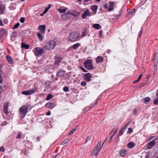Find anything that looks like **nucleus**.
<instances>
[{
	"mask_svg": "<svg viewBox=\"0 0 158 158\" xmlns=\"http://www.w3.org/2000/svg\"><path fill=\"white\" fill-rule=\"evenodd\" d=\"M46 114L47 115H50L51 114L50 111H49L47 112Z\"/></svg>",
	"mask_w": 158,
	"mask_h": 158,
	"instance_id": "13d9d810",
	"label": "nucleus"
},
{
	"mask_svg": "<svg viewBox=\"0 0 158 158\" xmlns=\"http://www.w3.org/2000/svg\"><path fill=\"white\" fill-rule=\"evenodd\" d=\"M20 25V24L19 23H18L15 25L14 27L12 28V29H15L18 27Z\"/></svg>",
	"mask_w": 158,
	"mask_h": 158,
	"instance_id": "f704fd0d",
	"label": "nucleus"
},
{
	"mask_svg": "<svg viewBox=\"0 0 158 158\" xmlns=\"http://www.w3.org/2000/svg\"><path fill=\"white\" fill-rule=\"evenodd\" d=\"M102 30H100V31H99V33H98V34H99V36L101 37H102Z\"/></svg>",
	"mask_w": 158,
	"mask_h": 158,
	"instance_id": "5fc2aeb1",
	"label": "nucleus"
},
{
	"mask_svg": "<svg viewBox=\"0 0 158 158\" xmlns=\"http://www.w3.org/2000/svg\"><path fill=\"white\" fill-rule=\"evenodd\" d=\"M0 25L1 26H3V25L2 23V20L1 19H0Z\"/></svg>",
	"mask_w": 158,
	"mask_h": 158,
	"instance_id": "0e129e2a",
	"label": "nucleus"
},
{
	"mask_svg": "<svg viewBox=\"0 0 158 158\" xmlns=\"http://www.w3.org/2000/svg\"><path fill=\"white\" fill-rule=\"evenodd\" d=\"M37 89V87L36 86L34 87L33 88L30 89L26 91H24L22 92V94L25 95H29L35 93Z\"/></svg>",
	"mask_w": 158,
	"mask_h": 158,
	"instance_id": "423d86ee",
	"label": "nucleus"
},
{
	"mask_svg": "<svg viewBox=\"0 0 158 158\" xmlns=\"http://www.w3.org/2000/svg\"><path fill=\"white\" fill-rule=\"evenodd\" d=\"M76 129V127H75V128H73L72 130V131H71V132H70V133H69V135H72V134H73V132L75 131Z\"/></svg>",
	"mask_w": 158,
	"mask_h": 158,
	"instance_id": "e433bc0d",
	"label": "nucleus"
},
{
	"mask_svg": "<svg viewBox=\"0 0 158 158\" xmlns=\"http://www.w3.org/2000/svg\"><path fill=\"white\" fill-rule=\"evenodd\" d=\"M99 99H98V100H97V101L95 102V103H94L92 105V106H91V107H93V106H95V105H96L97 103V102H98V100Z\"/></svg>",
	"mask_w": 158,
	"mask_h": 158,
	"instance_id": "bf43d9fd",
	"label": "nucleus"
},
{
	"mask_svg": "<svg viewBox=\"0 0 158 158\" xmlns=\"http://www.w3.org/2000/svg\"><path fill=\"white\" fill-rule=\"evenodd\" d=\"M37 35L38 37V38L40 39V40L41 41H43V36L39 32L37 33Z\"/></svg>",
	"mask_w": 158,
	"mask_h": 158,
	"instance_id": "bb28decb",
	"label": "nucleus"
},
{
	"mask_svg": "<svg viewBox=\"0 0 158 158\" xmlns=\"http://www.w3.org/2000/svg\"><path fill=\"white\" fill-rule=\"evenodd\" d=\"M67 9V8L66 7H61L60 8L58 9V10L60 13H63L65 12Z\"/></svg>",
	"mask_w": 158,
	"mask_h": 158,
	"instance_id": "6ab92c4d",
	"label": "nucleus"
},
{
	"mask_svg": "<svg viewBox=\"0 0 158 158\" xmlns=\"http://www.w3.org/2000/svg\"><path fill=\"white\" fill-rule=\"evenodd\" d=\"M84 78L86 81L89 82L91 81V74L89 73H85L84 76Z\"/></svg>",
	"mask_w": 158,
	"mask_h": 158,
	"instance_id": "9b49d317",
	"label": "nucleus"
},
{
	"mask_svg": "<svg viewBox=\"0 0 158 158\" xmlns=\"http://www.w3.org/2000/svg\"><path fill=\"white\" fill-rule=\"evenodd\" d=\"M3 22L4 24H7L8 23V21L7 19H3Z\"/></svg>",
	"mask_w": 158,
	"mask_h": 158,
	"instance_id": "864d4df0",
	"label": "nucleus"
},
{
	"mask_svg": "<svg viewBox=\"0 0 158 158\" xmlns=\"http://www.w3.org/2000/svg\"><path fill=\"white\" fill-rule=\"evenodd\" d=\"M122 11L121 10H120L119 11V14L118 15H116L115 17L116 19L118 18L119 16H120L122 14Z\"/></svg>",
	"mask_w": 158,
	"mask_h": 158,
	"instance_id": "a19ab883",
	"label": "nucleus"
},
{
	"mask_svg": "<svg viewBox=\"0 0 158 158\" xmlns=\"http://www.w3.org/2000/svg\"><path fill=\"white\" fill-rule=\"evenodd\" d=\"M55 105L53 102H51L49 103H47L45 106L48 108H52L54 107Z\"/></svg>",
	"mask_w": 158,
	"mask_h": 158,
	"instance_id": "f3484780",
	"label": "nucleus"
},
{
	"mask_svg": "<svg viewBox=\"0 0 158 158\" xmlns=\"http://www.w3.org/2000/svg\"><path fill=\"white\" fill-rule=\"evenodd\" d=\"M62 60V57L61 56H56L55 58V64L59 65Z\"/></svg>",
	"mask_w": 158,
	"mask_h": 158,
	"instance_id": "1a4fd4ad",
	"label": "nucleus"
},
{
	"mask_svg": "<svg viewBox=\"0 0 158 158\" xmlns=\"http://www.w3.org/2000/svg\"><path fill=\"white\" fill-rule=\"evenodd\" d=\"M116 131H115L114 132V133L113 134H112V135H111V136H110V140H109V141H111V140H112V139L113 137L114 136V135H115V134H116Z\"/></svg>",
	"mask_w": 158,
	"mask_h": 158,
	"instance_id": "79ce46f5",
	"label": "nucleus"
},
{
	"mask_svg": "<svg viewBox=\"0 0 158 158\" xmlns=\"http://www.w3.org/2000/svg\"><path fill=\"white\" fill-rule=\"evenodd\" d=\"M25 21V18L24 17H22L20 19V21L22 23L24 22Z\"/></svg>",
	"mask_w": 158,
	"mask_h": 158,
	"instance_id": "de8ad7c7",
	"label": "nucleus"
},
{
	"mask_svg": "<svg viewBox=\"0 0 158 158\" xmlns=\"http://www.w3.org/2000/svg\"><path fill=\"white\" fill-rule=\"evenodd\" d=\"M155 144V141L154 140H153L148 143L147 146V148L148 149H150L153 147Z\"/></svg>",
	"mask_w": 158,
	"mask_h": 158,
	"instance_id": "9d476101",
	"label": "nucleus"
},
{
	"mask_svg": "<svg viewBox=\"0 0 158 158\" xmlns=\"http://www.w3.org/2000/svg\"><path fill=\"white\" fill-rule=\"evenodd\" d=\"M29 105H25L21 106L19 109V113L21 118H23L26 115L28 112Z\"/></svg>",
	"mask_w": 158,
	"mask_h": 158,
	"instance_id": "f257e3e1",
	"label": "nucleus"
},
{
	"mask_svg": "<svg viewBox=\"0 0 158 158\" xmlns=\"http://www.w3.org/2000/svg\"><path fill=\"white\" fill-rule=\"evenodd\" d=\"M65 71L62 69L60 70L56 74V76L59 77L62 76L64 74Z\"/></svg>",
	"mask_w": 158,
	"mask_h": 158,
	"instance_id": "ddd939ff",
	"label": "nucleus"
},
{
	"mask_svg": "<svg viewBox=\"0 0 158 158\" xmlns=\"http://www.w3.org/2000/svg\"><path fill=\"white\" fill-rule=\"evenodd\" d=\"M126 152V151L124 150H122L120 152V155L122 157L125 156Z\"/></svg>",
	"mask_w": 158,
	"mask_h": 158,
	"instance_id": "a878e982",
	"label": "nucleus"
},
{
	"mask_svg": "<svg viewBox=\"0 0 158 158\" xmlns=\"http://www.w3.org/2000/svg\"><path fill=\"white\" fill-rule=\"evenodd\" d=\"M2 90V87L0 86V100H1L2 98V95L1 94Z\"/></svg>",
	"mask_w": 158,
	"mask_h": 158,
	"instance_id": "09e8293b",
	"label": "nucleus"
},
{
	"mask_svg": "<svg viewBox=\"0 0 158 158\" xmlns=\"http://www.w3.org/2000/svg\"><path fill=\"white\" fill-rule=\"evenodd\" d=\"M4 113H5L6 114H8V111H7V110L4 109Z\"/></svg>",
	"mask_w": 158,
	"mask_h": 158,
	"instance_id": "4d7b16f0",
	"label": "nucleus"
},
{
	"mask_svg": "<svg viewBox=\"0 0 158 158\" xmlns=\"http://www.w3.org/2000/svg\"><path fill=\"white\" fill-rule=\"evenodd\" d=\"M91 140V137L90 136H87L86 138V142H87L88 141Z\"/></svg>",
	"mask_w": 158,
	"mask_h": 158,
	"instance_id": "603ef678",
	"label": "nucleus"
},
{
	"mask_svg": "<svg viewBox=\"0 0 158 158\" xmlns=\"http://www.w3.org/2000/svg\"><path fill=\"white\" fill-rule=\"evenodd\" d=\"M8 106V103H5L4 105V109L7 110Z\"/></svg>",
	"mask_w": 158,
	"mask_h": 158,
	"instance_id": "4c0bfd02",
	"label": "nucleus"
},
{
	"mask_svg": "<svg viewBox=\"0 0 158 158\" xmlns=\"http://www.w3.org/2000/svg\"><path fill=\"white\" fill-rule=\"evenodd\" d=\"M135 146V143L134 142H131L128 143L127 144V147L128 148H132Z\"/></svg>",
	"mask_w": 158,
	"mask_h": 158,
	"instance_id": "4be33fe9",
	"label": "nucleus"
},
{
	"mask_svg": "<svg viewBox=\"0 0 158 158\" xmlns=\"http://www.w3.org/2000/svg\"><path fill=\"white\" fill-rule=\"evenodd\" d=\"M88 33V31L86 29L82 33V35L81 36V38L85 37L87 33Z\"/></svg>",
	"mask_w": 158,
	"mask_h": 158,
	"instance_id": "c85d7f7f",
	"label": "nucleus"
},
{
	"mask_svg": "<svg viewBox=\"0 0 158 158\" xmlns=\"http://www.w3.org/2000/svg\"><path fill=\"white\" fill-rule=\"evenodd\" d=\"M157 96V98L155 99L153 102V104L155 105H157L158 104V93L156 94Z\"/></svg>",
	"mask_w": 158,
	"mask_h": 158,
	"instance_id": "473e14b6",
	"label": "nucleus"
},
{
	"mask_svg": "<svg viewBox=\"0 0 158 158\" xmlns=\"http://www.w3.org/2000/svg\"><path fill=\"white\" fill-rule=\"evenodd\" d=\"M98 8V6L96 5H93L92 6L91 9L92 10V14L94 15L96 13Z\"/></svg>",
	"mask_w": 158,
	"mask_h": 158,
	"instance_id": "f8f14e48",
	"label": "nucleus"
},
{
	"mask_svg": "<svg viewBox=\"0 0 158 158\" xmlns=\"http://www.w3.org/2000/svg\"><path fill=\"white\" fill-rule=\"evenodd\" d=\"M100 151V150L96 148L94 150L93 152V154H94L95 155H97Z\"/></svg>",
	"mask_w": 158,
	"mask_h": 158,
	"instance_id": "7c9ffc66",
	"label": "nucleus"
},
{
	"mask_svg": "<svg viewBox=\"0 0 158 158\" xmlns=\"http://www.w3.org/2000/svg\"><path fill=\"white\" fill-rule=\"evenodd\" d=\"M7 124V122L6 121L3 122L1 124V125L2 126H4L6 125Z\"/></svg>",
	"mask_w": 158,
	"mask_h": 158,
	"instance_id": "8fccbe9b",
	"label": "nucleus"
},
{
	"mask_svg": "<svg viewBox=\"0 0 158 158\" xmlns=\"http://www.w3.org/2000/svg\"><path fill=\"white\" fill-rule=\"evenodd\" d=\"M114 3L113 2H110V5L108 8L109 11H111L113 10L114 8Z\"/></svg>",
	"mask_w": 158,
	"mask_h": 158,
	"instance_id": "aec40b11",
	"label": "nucleus"
},
{
	"mask_svg": "<svg viewBox=\"0 0 158 158\" xmlns=\"http://www.w3.org/2000/svg\"><path fill=\"white\" fill-rule=\"evenodd\" d=\"M133 113L134 114H136L137 113V109H135L133 111Z\"/></svg>",
	"mask_w": 158,
	"mask_h": 158,
	"instance_id": "e2e57ef3",
	"label": "nucleus"
},
{
	"mask_svg": "<svg viewBox=\"0 0 158 158\" xmlns=\"http://www.w3.org/2000/svg\"><path fill=\"white\" fill-rule=\"evenodd\" d=\"M3 81V78L2 76L0 74V83H2Z\"/></svg>",
	"mask_w": 158,
	"mask_h": 158,
	"instance_id": "3c124183",
	"label": "nucleus"
},
{
	"mask_svg": "<svg viewBox=\"0 0 158 158\" xmlns=\"http://www.w3.org/2000/svg\"><path fill=\"white\" fill-rule=\"evenodd\" d=\"M103 61V58L100 56H98L96 59V61L97 63H101Z\"/></svg>",
	"mask_w": 158,
	"mask_h": 158,
	"instance_id": "412c9836",
	"label": "nucleus"
},
{
	"mask_svg": "<svg viewBox=\"0 0 158 158\" xmlns=\"http://www.w3.org/2000/svg\"><path fill=\"white\" fill-rule=\"evenodd\" d=\"M34 54L37 57L40 56L44 52V49L41 47H36L34 48Z\"/></svg>",
	"mask_w": 158,
	"mask_h": 158,
	"instance_id": "7ed1b4c3",
	"label": "nucleus"
},
{
	"mask_svg": "<svg viewBox=\"0 0 158 158\" xmlns=\"http://www.w3.org/2000/svg\"><path fill=\"white\" fill-rule=\"evenodd\" d=\"M5 10V6L2 4H0V14H3Z\"/></svg>",
	"mask_w": 158,
	"mask_h": 158,
	"instance_id": "a211bd4d",
	"label": "nucleus"
},
{
	"mask_svg": "<svg viewBox=\"0 0 158 158\" xmlns=\"http://www.w3.org/2000/svg\"><path fill=\"white\" fill-rule=\"evenodd\" d=\"M124 131V130H123V129L120 130L119 132V135H122Z\"/></svg>",
	"mask_w": 158,
	"mask_h": 158,
	"instance_id": "c03bdc74",
	"label": "nucleus"
},
{
	"mask_svg": "<svg viewBox=\"0 0 158 158\" xmlns=\"http://www.w3.org/2000/svg\"><path fill=\"white\" fill-rule=\"evenodd\" d=\"M104 7L106 9L107 7V4H105L104 5Z\"/></svg>",
	"mask_w": 158,
	"mask_h": 158,
	"instance_id": "338daca9",
	"label": "nucleus"
},
{
	"mask_svg": "<svg viewBox=\"0 0 158 158\" xmlns=\"http://www.w3.org/2000/svg\"><path fill=\"white\" fill-rule=\"evenodd\" d=\"M7 59L9 63L12 64L13 63V60L12 58L9 56H7Z\"/></svg>",
	"mask_w": 158,
	"mask_h": 158,
	"instance_id": "cd10ccee",
	"label": "nucleus"
},
{
	"mask_svg": "<svg viewBox=\"0 0 158 158\" xmlns=\"http://www.w3.org/2000/svg\"><path fill=\"white\" fill-rule=\"evenodd\" d=\"M7 34L6 31L4 29H1L0 30V36L2 37Z\"/></svg>",
	"mask_w": 158,
	"mask_h": 158,
	"instance_id": "2eb2a0df",
	"label": "nucleus"
},
{
	"mask_svg": "<svg viewBox=\"0 0 158 158\" xmlns=\"http://www.w3.org/2000/svg\"><path fill=\"white\" fill-rule=\"evenodd\" d=\"M135 10V9H133V10H132L131 11H130L129 12V14H132V13L134 12V11Z\"/></svg>",
	"mask_w": 158,
	"mask_h": 158,
	"instance_id": "680f3d73",
	"label": "nucleus"
},
{
	"mask_svg": "<svg viewBox=\"0 0 158 158\" xmlns=\"http://www.w3.org/2000/svg\"><path fill=\"white\" fill-rule=\"evenodd\" d=\"M5 150L4 148L2 146L0 147V151H2V152H4Z\"/></svg>",
	"mask_w": 158,
	"mask_h": 158,
	"instance_id": "6e6d98bb",
	"label": "nucleus"
},
{
	"mask_svg": "<svg viewBox=\"0 0 158 158\" xmlns=\"http://www.w3.org/2000/svg\"><path fill=\"white\" fill-rule=\"evenodd\" d=\"M39 29L41 33H44L45 30V26L44 25H41L39 26Z\"/></svg>",
	"mask_w": 158,
	"mask_h": 158,
	"instance_id": "4468645a",
	"label": "nucleus"
},
{
	"mask_svg": "<svg viewBox=\"0 0 158 158\" xmlns=\"http://www.w3.org/2000/svg\"><path fill=\"white\" fill-rule=\"evenodd\" d=\"M56 45V43L55 41H50L47 43L44 48L47 50L53 49L54 48Z\"/></svg>",
	"mask_w": 158,
	"mask_h": 158,
	"instance_id": "20e7f679",
	"label": "nucleus"
},
{
	"mask_svg": "<svg viewBox=\"0 0 158 158\" xmlns=\"http://www.w3.org/2000/svg\"><path fill=\"white\" fill-rule=\"evenodd\" d=\"M86 85V83L84 81H83L81 82V85L82 86H85Z\"/></svg>",
	"mask_w": 158,
	"mask_h": 158,
	"instance_id": "37998d69",
	"label": "nucleus"
},
{
	"mask_svg": "<svg viewBox=\"0 0 158 158\" xmlns=\"http://www.w3.org/2000/svg\"><path fill=\"white\" fill-rule=\"evenodd\" d=\"M154 60L155 62H158V53H157L155 54L154 56Z\"/></svg>",
	"mask_w": 158,
	"mask_h": 158,
	"instance_id": "c756f323",
	"label": "nucleus"
},
{
	"mask_svg": "<svg viewBox=\"0 0 158 158\" xmlns=\"http://www.w3.org/2000/svg\"><path fill=\"white\" fill-rule=\"evenodd\" d=\"M105 141H104L102 144L101 142H99L97 145V147L96 148L100 151L101 149L102 148L103 144Z\"/></svg>",
	"mask_w": 158,
	"mask_h": 158,
	"instance_id": "dca6fc26",
	"label": "nucleus"
},
{
	"mask_svg": "<svg viewBox=\"0 0 158 158\" xmlns=\"http://www.w3.org/2000/svg\"><path fill=\"white\" fill-rule=\"evenodd\" d=\"M36 139H37V141L38 142H39L40 141V137H38L37 138H36Z\"/></svg>",
	"mask_w": 158,
	"mask_h": 158,
	"instance_id": "774afa93",
	"label": "nucleus"
},
{
	"mask_svg": "<svg viewBox=\"0 0 158 158\" xmlns=\"http://www.w3.org/2000/svg\"><path fill=\"white\" fill-rule=\"evenodd\" d=\"M81 69L84 72H86L87 71L84 68L81 67Z\"/></svg>",
	"mask_w": 158,
	"mask_h": 158,
	"instance_id": "69168bd1",
	"label": "nucleus"
},
{
	"mask_svg": "<svg viewBox=\"0 0 158 158\" xmlns=\"http://www.w3.org/2000/svg\"><path fill=\"white\" fill-rule=\"evenodd\" d=\"M22 134V133L21 132H19V134H18V135L16 137V138L17 139H20L21 138V135Z\"/></svg>",
	"mask_w": 158,
	"mask_h": 158,
	"instance_id": "58836bf2",
	"label": "nucleus"
},
{
	"mask_svg": "<svg viewBox=\"0 0 158 158\" xmlns=\"http://www.w3.org/2000/svg\"><path fill=\"white\" fill-rule=\"evenodd\" d=\"M145 103H148L150 101V99L148 97L145 98L144 99Z\"/></svg>",
	"mask_w": 158,
	"mask_h": 158,
	"instance_id": "2f4dec72",
	"label": "nucleus"
},
{
	"mask_svg": "<svg viewBox=\"0 0 158 158\" xmlns=\"http://www.w3.org/2000/svg\"><path fill=\"white\" fill-rule=\"evenodd\" d=\"M63 90L64 91L67 92L69 91V89L68 87L65 86L63 88Z\"/></svg>",
	"mask_w": 158,
	"mask_h": 158,
	"instance_id": "ea45409f",
	"label": "nucleus"
},
{
	"mask_svg": "<svg viewBox=\"0 0 158 158\" xmlns=\"http://www.w3.org/2000/svg\"><path fill=\"white\" fill-rule=\"evenodd\" d=\"M21 45L22 48H25L26 49H28L30 47L29 45L25 44L24 43H22Z\"/></svg>",
	"mask_w": 158,
	"mask_h": 158,
	"instance_id": "393cba45",
	"label": "nucleus"
},
{
	"mask_svg": "<svg viewBox=\"0 0 158 158\" xmlns=\"http://www.w3.org/2000/svg\"><path fill=\"white\" fill-rule=\"evenodd\" d=\"M81 38V35L77 32L71 33L69 35L68 39L71 41L74 42Z\"/></svg>",
	"mask_w": 158,
	"mask_h": 158,
	"instance_id": "f03ea898",
	"label": "nucleus"
},
{
	"mask_svg": "<svg viewBox=\"0 0 158 158\" xmlns=\"http://www.w3.org/2000/svg\"><path fill=\"white\" fill-rule=\"evenodd\" d=\"M132 131V130L131 128L130 127L128 129L127 133H130Z\"/></svg>",
	"mask_w": 158,
	"mask_h": 158,
	"instance_id": "a18cd8bd",
	"label": "nucleus"
},
{
	"mask_svg": "<svg viewBox=\"0 0 158 158\" xmlns=\"http://www.w3.org/2000/svg\"><path fill=\"white\" fill-rule=\"evenodd\" d=\"M69 140H70V139H65L64 141H63L62 142L61 144L64 145V144H66V143H68L69 142Z\"/></svg>",
	"mask_w": 158,
	"mask_h": 158,
	"instance_id": "c9c22d12",
	"label": "nucleus"
},
{
	"mask_svg": "<svg viewBox=\"0 0 158 158\" xmlns=\"http://www.w3.org/2000/svg\"><path fill=\"white\" fill-rule=\"evenodd\" d=\"M85 67L89 70H93L94 69V66L92 64V60H87L84 62Z\"/></svg>",
	"mask_w": 158,
	"mask_h": 158,
	"instance_id": "39448f33",
	"label": "nucleus"
},
{
	"mask_svg": "<svg viewBox=\"0 0 158 158\" xmlns=\"http://www.w3.org/2000/svg\"><path fill=\"white\" fill-rule=\"evenodd\" d=\"M92 13L90 12L88 9L85 11L82 15V18L83 19H86L88 17V16H90L92 15Z\"/></svg>",
	"mask_w": 158,
	"mask_h": 158,
	"instance_id": "0eeeda50",
	"label": "nucleus"
},
{
	"mask_svg": "<svg viewBox=\"0 0 158 158\" xmlns=\"http://www.w3.org/2000/svg\"><path fill=\"white\" fill-rule=\"evenodd\" d=\"M154 62H155V64H154L155 67H154V69H155L156 67H157V64H158V62H155V61H154Z\"/></svg>",
	"mask_w": 158,
	"mask_h": 158,
	"instance_id": "052dcab7",
	"label": "nucleus"
},
{
	"mask_svg": "<svg viewBox=\"0 0 158 158\" xmlns=\"http://www.w3.org/2000/svg\"><path fill=\"white\" fill-rule=\"evenodd\" d=\"M53 98V96L52 95L49 94L47 96V98H46V100L47 101L51 99L52 98Z\"/></svg>",
	"mask_w": 158,
	"mask_h": 158,
	"instance_id": "72a5a7b5",
	"label": "nucleus"
},
{
	"mask_svg": "<svg viewBox=\"0 0 158 158\" xmlns=\"http://www.w3.org/2000/svg\"><path fill=\"white\" fill-rule=\"evenodd\" d=\"M49 8H46L44 10V12H43V13L44 14H45L48 11V10H49Z\"/></svg>",
	"mask_w": 158,
	"mask_h": 158,
	"instance_id": "49530a36",
	"label": "nucleus"
},
{
	"mask_svg": "<svg viewBox=\"0 0 158 158\" xmlns=\"http://www.w3.org/2000/svg\"><path fill=\"white\" fill-rule=\"evenodd\" d=\"M67 13H69V14L74 15L76 16H78L80 15V12L75 10H71L68 11L66 13L64 14L63 16H67Z\"/></svg>",
	"mask_w": 158,
	"mask_h": 158,
	"instance_id": "6e6552de",
	"label": "nucleus"
},
{
	"mask_svg": "<svg viewBox=\"0 0 158 158\" xmlns=\"http://www.w3.org/2000/svg\"><path fill=\"white\" fill-rule=\"evenodd\" d=\"M93 27L96 29L98 30L101 28V27L100 25L98 23H96L93 24Z\"/></svg>",
	"mask_w": 158,
	"mask_h": 158,
	"instance_id": "5701e85b",
	"label": "nucleus"
},
{
	"mask_svg": "<svg viewBox=\"0 0 158 158\" xmlns=\"http://www.w3.org/2000/svg\"><path fill=\"white\" fill-rule=\"evenodd\" d=\"M80 43H77L71 46V48H73L74 49H77L79 46H80Z\"/></svg>",
	"mask_w": 158,
	"mask_h": 158,
	"instance_id": "b1692460",
	"label": "nucleus"
}]
</instances>
